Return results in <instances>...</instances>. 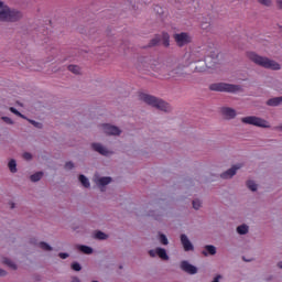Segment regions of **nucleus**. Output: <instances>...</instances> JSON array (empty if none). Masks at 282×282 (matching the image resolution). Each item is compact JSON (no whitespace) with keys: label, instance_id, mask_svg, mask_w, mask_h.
<instances>
[{"label":"nucleus","instance_id":"obj_1","mask_svg":"<svg viewBox=\"0 0 282 282\" xmlns=\"http://www.w3.org/2000/svg\"><path fill=\"white\" fill-rule=\"evenodd\" d=\"M248 58L256 63V65H260V67H264L265 69H281V64L276 63L273 59H270L268 57L260 56L259 54L254 52H249L247 54Z\"/></svg>","mask_w":282,"mask_h":282},{"label":"nucleus","instance_id":"obj_2","mask_svg":"<svg viewBox=\"0 0 282 282\" xmlns=\"http://www.w3.org/2000/svg\"><path fill=\"white\" fill-rule=\"evenodd\" d=\"M140 100H142V102H145V105H150L151 107H155L156 109H160L161 111H169V109H171V107L169 106V104H166V101L159 99L156 97H153L151 95L141 94Z\"/></svg>","mask_w":282,"mask_h":282},{"label":"nucleus","instance_id":"obj_3","mask_svg":"<svg viewBox=\"0 0 282 282\" xmlns=\"http://www.w3.org/2000/svg\"><path fill=\"white\" fill-rule=\"evenodd\" d=\"M22 14L20 11L10 9L8 6L3 4L0 9V21H19Z\"/></svg>","mask_w":282,"mask_h":282},{"label":"nucleus","instance_id":"obj_4","mask_svg":"<svg viewBox=\"0 0 282 282\" xmlns=\"http://www.w3.org/2000/svg\"><path fill=\"white\" fill-rule=\"evenodd\" d=\"M241 122L245 124H252L253 127H260L261 129H270V122H268V120L256 116L243 117Z\"/></svg>","mask_w":282,"mask_h":282},{"label":"nucleus","instance_id":"obj_5","mask_svg":"<svg viewBox=\"0 0 282 282\" xmlns=\"http://www.w3.org/2000/svg\"><path fill=\"white\" fill-rule=\"evenodd\" d=\"M174 41L176 45H178V47H184V45H188V43L193 41V37L191 36V34L182 32L174 34Z\"/></svg>","mask_w":282,"mask_h":282},{"label":"nucleus","instance_id":"obj_6","mask_svg":"<svg viewBox=\"0 0 282 282\" xmlns=\"http://www.w3.org/2000/svg\"><path fill=\"white\" fill-rule=\"evenodd\" d=\"M212 91H237V87L230 84L218 83L209 86Z\"/></svg>","mask_w":282,"mask_h":282},{"label":"nucleus","instance_id":"obj_7","mask_svg":"<svg viewBox=\"0 0 282 282\" xmlns=\"http://www.w3.org/2000/svg\"><path fill=\"white\" fill-rule=\"evenodd\" d=\"M171 36L169 33H162L161 35H156L152 41L151 45H158V43H162L164 47H169L171 45Z\"/></svg>","mask_w":282,"mask_h":282},{"label":"nucleus","instance_id":"obj_8","mask_svg":"<svg viewBox=\"0 0 282 282\" xmlns=\"http://www.w3.org/2000/svg\"><path fill=\"white\" fill-rule=\"evenodd\" d=\"M150 257H160L163 261H169V254L165 249L156 248L149 251Z\"/></svg>","mask_w":282,"mask_h":282},{"label":"nucleus","instance_id":"obj_9","mask_svg":"<svg viewBox=\"0 0 282 282\" xmlns=\"http://www.w3.org/2000/svg\"><path fill=\"white\" fill-rule=\"evenodd\" d=\"M181 270L187 274H197V267L191 264L188 261L181 262Z\"/></svg>","mask_w":282,"mask_h":282},{"label":"nucleus","instance_id":"obj_10","mask_svg":"<svg viewBox=\"0 0 282 282\" xmlns=\"http://www.w3.org/2000/svg\"><path fill=\"white\" fill-rule=\"evenodd\" d=\"M102 131L105 133H108V135H120V129L109 123L102 124Z\"/></svg>","mask_w":282,"mask_h":282},{"label":"nucleus","instance_id":"obj_11","mask_svg":"<svg viewBox=\"0 0 282 282\" xmlns=\"http://www.w3.org/2000/svg\"><path fill=\"white\" fill-rule=\"evenodd\" d=\"M239 169H241V164L234 165L231 169L221 174L223 180H230V177L237 175V171H239Z\"/></svg>","mask_w":282,"mask_h":282},{"label":"nucleus","instance_id":"obj_12","mask_svg":"<svg viewBox=\"0 0 282 282\" xmlns=\"http://www.w3.org/2000/svg\"><path fill=\"white\" fill-rule=\"evenodd\" d=\"M94 182L97 186H107V184H111V177L95 175Z\"/></svg>","mask_w":282,"mask_h":282},{"label":"nucleus","instance_id":"obj_13","mask_svg":"<svg viewBox=\"0 0 282 282\" xmlns=\"http://www.w3.org/2000/svg\"><path fill=\"white\" fill-rule=\"evenodd\" d=\"M186 56L189 63H197V61H202V53L199 50H192Z\"/></svg>","mask_w":282,"mask_h":282},{"label":"nucleus","instance_id":"obj_14","mask_svg":"<svg viewBox=\"0 0 282 282\" xmlns=\"http://www.w3.org/2000/svg\"><path fill=\"white\" fill-rule=\"evenodd\" d=\"M181 243L186 252L193 250V243H191V240H188V237H186V235L181 236Z\"/></svg>","mask_w":282,"mask_h":282},{"label":"nucleus","instance_id":"obj_15","mask_svg":"<svg viewBox=\"0 0 282 282\" xmlns=\"http://www.w3.org/2000/svg\"><path fill=\"white\" fill-rule=\"evenodd\" d=\"M93 149H95V151L101 155H109V150H107V148L102 147L100 143H94Z\"/></svg>","mask_w":282,"mask_h":282},{"label":"nucleus","instance_id":"obj_16","mask_svg":"<svg viewBox=\"0 0 282 282\" xmlns=\"http://www.w3.org/2000/svg\"><path fill=\"white\" fill-rule=\"evenodd\" d=\"M204 257H208V254H217V248L213 245L205 246V250L203 251Z\"/></svg>","mask_w":282,"mask_h":282},{"label":"nucleus","instance_id":"obj_17","mask_svg":"<svg viewBox=\"0 0 282 282\" xmlns=\"http://www.w3.org/2000/svg\"><path fill=\"white\" fill-rule=\"evenodd\" d=\"M221 111L225 118H235V116H237V112L232 108H223Z\"/></svg>","mask_w":282,"mask_h":282},{"label":"nucleus","instance_id":"obj_18","mask_svg":"<svg viewBox=\"0 0 282 282\" xmlns=\"http://www.w3.org/2000/svg\"><path fill=\"white\" fill-rule=\"evenodd\" d=\"M281 104H282V97H275L267 101V105H269V107H276Z\"/></svg>","mask_w":282,"mask_h":282},{"label":"nucleus","instance_id":"obj_19","mask_svg":"<svg viewBox=\"0 0 282 282\" xmlns=\"http://www.w3.org/2000/svg\"><path fill=\"white\" fill-rule=\"evenodd\" d=\"M2 263H4V265H8V268H11V270H17V263L8 258H3Z\"/></svg>","mask_w":282,"mask_h":282},{"label":"nucleus","instance_id":"obj_20","mask_svg":"<svg viewBox=\"0 0 282 282\" xmlns=\"http://www.w3.org/2000/svg\"><path fill=\"white\" fill-rule=\"evenodd\" d=\"M8 167L11 173H17V161L11 159L8 163Z\"/></svg>","mask_w":282,"mask_h":282},{"label":"nucleus","instance_id":"obj_21","mask_svg":"<svg viewBox=\"0 0 282 282\" xmlns=\"http://www.w3.org/2000/svg\"><path fill=\"white\" fill-rule=\"evenodd\" d=\"M79 182L85 188H89V178H87L85 175H79Z\"/></svg>","mask_w":282,"mask_h":282},{"label":"nucleus","instance_id":"obj_22","mask_svg":"<svg viewBox=\"0 0 282 282\" xmlns=\"http://www.w3.org/2000/svg\"><path fill=\"white\" fill-rule=\"evenodd\" d=\"M78 250H80V252H84V254H91V252H94V249L88 246H79Z\"/></svg>","mask_w":282,"mask_h":282},{"label":"nucleus","instance_id":"obj_23","mask_svg":"<svg viewBox=\"0 0 282 282\" xmlns=\"http://www.w3.org/2000/svg\"><path fill=\"white\" fill-rule=\"evenodd\" d=\"M237 232L238 235H246L248 234V226L246 225H241L237 228Z\"/></svg>","mask_w":282,"mask_h":282},{"label":"nucleus","instance_id":"obj_24","mask_svg":"<svg viewBox=\"0 0 282 282\" xmlns=\"http://www.w3.org/2000/svg\"><path fill=\"white\" fill-rule=\"evenodd\" d=\"M68 69L72 72V74H80V67L77 65H69Z\"/></svg>","mask_w":282,"mask_h":282},{"label":"nucleus","instance_id":"obj_25","mask_svg":"<svg viewBox=\"0 0 282 282\" xmlns=\"http://www.w3.org/2000/svg\"><path fill=\"white\" fill-rule=\"evenodd\" d=\"M41 177H43V172H37V173L31 175L32 182H39V180H41Z\"/></svg>","mask_w":282,"mask_h":282},{"label":"nucleus","instance_id":"obj_26","mask_svg":"<svg viewBox=\"0 0 282 282\" xmlns=\"http://www.w3.org/2000/svg\"><path fill=\"white\" fill-rule=\"evenodd\" d=\"M247 186L250 188V191H257L258 188V185L254 183V181H248Z\"/></svg>","mask_w":282,"mask_h":282},{"label":"nucleus","instance_id":"obj_27","mask_svg":"<svg viewBox=\"0 0 282 282\" xmlns=\"http://www.w3.org/2000/svg\"><path fill=\"white\" fill-rule=\"evenodd\" d=\"M159 241H161V243H163V246H169V238H166L162 234L159 236Z\"/></svg>","mask_w":282,"mask_h":282},{"label":"nucleus","instance_id":"obj_28","mask_svg":"<svg viewBox=\"0 0 282 282\" xmlns=\"http://www.w3.org/2000/svg\"><path fill=\"white\" fill-rule=\"evenodd\" d=\"M193 208H195V210H199V208H202V200L199 199L193 200Z\"/></svg>","mask_w":282,"mask_h":282},{"label":"nucleus","instance_id":"obj_29","mask_svg":"<svg viewBox=\"0 0 282 282\" xmlns=\"http://www.w3.org/2000/svg\"><path fill=\"white\" fill-rule=\"evenodd\" d=\"M39 248H41L42 250H46V251L52 250V247L45 242H40Z\"/></svg>","mask_w":282,"mask_h":282},{"label":"nucleus","instance_id":"obj_30","mask_svg":"<svg viewBox=\"0 0 282 282\" xmlns=\"http://www.w3.org/2000/svg\"><path fill=\"white\" fill-rule=\"evenodd\" d=\"M96 239H107V235L105 232L101 231H97L95 234Z\"/></svg>","mask_w":282,"mask_h":282},{"label":"nucleus","instance_id":"obj_31","mask_svg":"<svg viewBox=\"0 0 282 282\" xmlns=\"http://www.w3.org/2000/svg\"><path fill=\"white\" fill-rule=\"evenodd\" d=\"M10 111L12 113H14L15 116H19L20 118H25V116H23L21 112H19V110H17L14 107H11Z\"/></svg>","mask_w":282,"mask_h":282},{"label":"nucleus","instance_id":"obj_32","mask_svg":"<svg viewBox=\"0 0 282 282\" xmlns=\"http://www.w3.org/2000/svg\"><path fill=\"white\" fill-rule=\"evenodd\" d=\"M72 269L75 270V272H80L82 270L80 263L78 262L73 263Z\"/></svg>","mask_w":282,"mask_h":282},{"label":"nucleus","instance_id":"obj_33","mask_svg":"<svg viewBox=\"0 0 282 282\" xmlns=\"http://www.w3.org/2000/svg\"><path fill=\"white\" fill-rule=\"evenodd\" d=\"M258 2L262 6H270V3H272V0H258Z\"/></svg>","mask_w":282,"mask_h":282},{"label":"nucleus","instance_id":"obj_34","mask_svg":"<svg viewBox=\"0 0 282 282\" xmlns=\"http://www.w3.org/2000/svg\"><path fill=\"white\" fill-rule=\"evenodd\" d=\"M2 120L7 122V124H12V119H10V117H2Z\"/></svg>","mask_w":282,"mask_h":282},{"label":"nucleus","instance_id":"obj_35","mask_svg":"<svg viewBox=\"0 0 282 282\" xmlns=\"http://www.w3.org/2000/svg\"><path fill=\"white\" fill-rule=\"evenodd\" d=\"M31 122V124L33 126V127H36L37 129H41V123H39V122H36V121H30Z\"/></svg>","mask_w":282,"mask_h":282},{"label":"nucleus","instance_id":"obj_36","mask_svg":"<svg viewBox=\"0 0 282 282\" xmlns=\"http://www.w3.org/2000/svg\"><path fill=\"white\" fill-rule=\"evenodd\" d=\"M67 257H69L68 253H59V258L61 259H67Z\"/></svg>","mask_w":282,"mask_h":282},{"label":"nucleus","instance_id":"obj_37","mask_svg":"<svg viewBox=\"0 0 282 282\" xmlns=\"http://www.w3.org/2000/svg\"><path fill=\"white\" fill-rule=\"evenodd\" d=\"M24 159L25 160H31L32 159V154L31 153H25L24 154Z\"/></svg>","mask_w":282,"mask_h":282},{"label":"nucleus","instance_id":"obj_38","mask_svg":"<svg viewBox=\"0 0 282 282\" xmlns=\"http://www.w3.org/2000/svg\"><path fill=\"white\" fill-rule=\"evenodd\" d=\"M74 167V163L69 162V163H66V169H73Z\"/></svg>","mask_w":282,"mask_h":282},{"label":"nucleus","instance_id":"obj_39","mask_svg":"<svg viewBox=\"0 0 282 282\" xmlns=\"http://www.w3.org/2000/svg\"><path fill=\"white\" fill-rule=\"evenodd\" d=\"M0 276H6V270L0 269Z\"/></svg>","mask_w":282,"mask_h":282},{"label":"nucleus","instance_id":"obj_40","mask_svg":"<svg viewBox=\"0 0 282 282\" xmlns=\"http://www.w3.org/2000/svg\"><path fill=\"white\" fill-rule=\"evenodd\" d=\"M219 279H221V275L216 276L213 282H219Z\"/></svg>","mask_w":282,"mask_h":282},{"label":"nucleus","instance_id":"obj_41","mask_svg":"<svg viewBox=\"0 0 282 282\" xmlns=\"http://www.w3.org/2000/svg\"><path fill=\"white\" fill-rule=\"evenodd\" d=\"M278 7L282 10V0L278 1Z\"/></svg>","mask_w":282,"mask_h":282},{"label":"nucleus","instance_id":"obj_42","mask_svg":"<svg viewBox=\"0 0 282 282\" xmlns=\"http://www.w3.org/2000/svg\"><path fill=\"white\" fill-rule=\"evenodd\" d=\"M278 268L282 270V261L278 262Z\"/></svg>","mask_w":282,"mask_h":282},{"label":"nucleus","instance_id":"obj_43","mask_svg":"<svg viewBox=\"0 0 282 282\" xmlns=\"http://www.w3.org/2000/svg\"><path fill=\"white\" fill-rule=\"evenodd\" d=\"M72 282H80L77 278H74Z\"/></svg>","mask_w":282,"mask_h":282},{"label":"nucleus","instance_id":"obj_44","mask_svg":"<svg viewBox=\"0 0 282 282\" xmlns=\"http://www.w3.org/2000/svg\"><path fill=\"white\" fill-rule=\"evenodd\" d=\"M3 6H4V4H3V1L0 0V9H2Z\"/></svg>","mask_w":282,"mask_h":282},{"label":"nucleus","instance_id":"obj_45","mask_svg":"<svg viewBox=\"0 0 282 282\" xmlns=\"http://www.w3.org/2000/svg\"><path fill=\"white\" fill-rule=\"evenodd\" d=\"M18 107H23V102L18 101Z\"/></svg>","mask_w":282,"mask_h":282},{"label":"nucleus","instance_id":"obj_46","mask_svg":"<svg viewBox=\"0 0 282 282\" xmlns=\"http://www.w3.org/2000/svg\"><path fill=\"white\" fill-rule=\"evenodd\" d=\"M205 63H206V65H208V57H207V58H205Z\"/></svg>","mask_w":282,"mask_h":282}]
</instances>
